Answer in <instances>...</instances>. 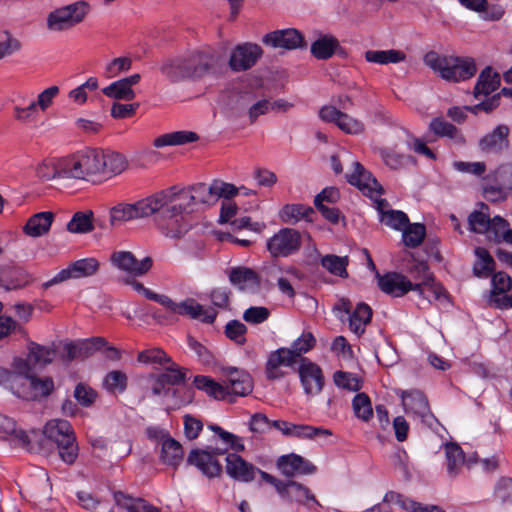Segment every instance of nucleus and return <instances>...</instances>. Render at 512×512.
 Wrapping results in <instances>:
<instances>
[{
    "mask_svg": "<svg viewBox=\"0 0 512 512\" xmlns=\"http://www.w3.org/2000/svg\"><path fill=\"white\" fill-rule=\"evenodd\" d=\"M183 205L174 203L165 191L158 192L136 203H118L110 208L109 222L112 227L156 214L158 227L171 238L180 237L186 230L182 223Z\"/></svg>",
    "mask_w": 512,
    "mask_h": 512,
    "instance_id": "1",
    "label": "nucleus"
},
{
    "mask_svg": "<svg viewBox=\"0 0 512 512\" xmlns=\"http://www.w3.org/2000/svg\"><path fill=\"white\" fill-rule=\"evenodd\" d=\"M214 63V56L210 52L194 51L167 59L161 66V72L171 82H179L204 76Z\"/></svg>",
    "mask_w": 512,
    "mask_h": 512,
    "instance_id": "2",
    "label": "nucleus"
},
{
    "mask_svg": "<svg viewBox=\"0 0 512 512\" xmlns=\"http://www.w3.org/2000/svg\"><path fill=\"white\" fill-rule=\"evenodd\" d=\"M423 60L425 65L447 81H464L473 77L477 71L472 58L446 57L430 51L425 54Z\"/></svg>",
    "mask_w": 512,
    "mask_h": 512,
    "instance_id": "3",
    "label": "nucleus"
},
{
    "mask_svg": "<svg viewBox=\"0 0 512 512\" xmlns=\"http://www.w3.org/2000/svg\"><path fill=\"white\" fill-rule=\"evenodd\" d=\"M43 436L53 442L61 460L72 465L79 454V447L72 425L64 419H51L43 427Z\"/></svg>",
    "mask_w": 512,
    "mask_h": 512,
    "instance_id": "4",
    "label": "nucleus"
},
{
    "mask_svg": "<svg viewBox=\"0 0 512 512\" xmlns=\"http://www.w3.org/2000/svg\"><path fill=\"white\" fill-rule=\"evenodd\" d=\"M10 388L15 395L25 400H35L48 396L54 389L51 378H38L30 373L21 374L18 371L9 374Z\"/></svg>",
    "mask_w": 512,
    "mask_h": 512,
    "instance_id": "5",
    "label": "nucleus"
},
{
    "mask_svg": "<svg viewBox=\"0 0 512 512\" xmlns=\"http://www.w3.org/2000/svg\"><path fill=\"white\" fill-rule=\"evenodd\" d=\"M89 8L86 1H77L57 8L48 14L47 28L56 32L71 29L85 19Z\"/></svg>",
    "mask_w": 512,
    "mask_h": 512,
    "instance_id": "6",
    "label": "nucleus"
},
{
    "mask_svg": "<svg viewBox=\"0 0 512 512\" xmlns=\"http://www.w3.org/2000/svg\"><path fill=\"white\" fill-rule=\"evenodd\" d=\"M168 311L173 314L188 316L192 319L211 324L215 321L217 313L213 309H204L195 299L187 298L182 302H174L169 296L164 295L161 303Z\"/></svg>",
    "mask_w": 512,
    "mask_h": 512,
    "instance_id": "7",
    "label": "nucleus"
},
{
    "mask_svg": "<svg viewBox=\"0 0 512 512\" xmlns=\"http://www.w3.org/2000/svg\"><path fill=\"white\" fill-rule=\"evenodd\" d=\"M216 187L214 181L207 185L205 183H197L189 189V191H182L178 195L168 197L174 203L183 205L182 213L187 210L192 204L214 205L217 202Z\"/></svg>",
    "mask_w": 512,
    "mask_h": 512,
    "instance_id": "8",
    "label": "nucleus"
},
{
    "mask_svg": "<svg viewBox=\"0 0 512 512\" xmlns=\"http://www.w3.org/2000/svg\"><path fill=\"white\" fill-rule=\"evenodd\" d=\"M110 263L113 267L130 277H142L151 270L153 259L150 256H146L138 260L132 252L118 250L110 255Z\"/></svg>",
    "mask_w": 512,
    "mask_h": 512,
    "instance_id": "9",
    "label": "nucleus"
},
{
    "mask_svg": "<svg viewBox=\"0 0 512 512\" xmlns=\"http://www.w3.org/2000/svg\"><path fill=\"white\" fill-rule=\"evenodd\" d=\"M272 257H288L301 247V234L292 228H282L266 244Z\"/></svg>",
    "mask_w": 512,
    "mask_h": 512,
    "instance_id": "10",
    "label": "nucleus"
},
{
    "mask_svg": "<svg viewBox=\"0 0 512 512\" xmlns=\"http://www.w3.org/2000/svg\"><path fill=\"white\" fill-rule=\"evenodd\" d=\"M297 363L287 347H280L268 354L265 363V376L270 381L282 379L289 374V369L295 370Z\"/></svg>",
    "mask_w": 512,
    "mask_h": 512,
    "instance_id": "11",
    "label": "nucleus"
},
{
    "mask_svg": "<svg viewBox=\"0 0 512 512\" xmlns=\"http://www.w3.org/2000/svg\"><path fill=\"white\" fill-rule=\"evenodd\" d=\"M410 272L416 280V283L413 285H419V288L415 291H417L420 296L428 299L429 301L432 298L439 300L445 296V290L440 284L435 282L434 277L425 262H415L411 267Z\"/></svg>",
    "mask_w": 512,
    "mask_h": 512,
    "instance_id": "12",
    "label": "nucleus"
},
{
    "mask_svg": "<svg viewBox=\"0 0 512 512\" xmlns=\"http://www.w3.org/2000/svg\"><path fill=\"white\" fill-rule=\"evenodd\" d=\"M297 371L306 395L314 396L322 391L324 375L319 365L308 358H302Z\"/></svg>",
    "mask_w": 512,
    "mask_h": 512,
    "instance_id": "13",
    "label": "nucleus"
},
{
    "mask_svg": "<svg viewBox=\"0 0 512 512\" xmlns=\"http://www.w3.org/2000/svg\"><path fill=\"white\" fill-rule=\"evenodd\" d=\"M262 48L255 43L237 45L231 52L229 66L235 72H242L252 68L262 57Z\"/></svg>",
    "mask_w": 512,
    "mask_h": 512,
    "instance_id": "14",
    "label": "nucleus"
},
{
    "mask_svg": "<svg viewBox=\"0 0 512 512\" xmlns=\"http://www.w3.org/2000/svg\"><path fill=\"white\" fill-rule=\"evenodd\" d=\"M346 179L370 198L379 197L383 193V188L376 178L358 161L353 162V171L346 174Z\"/></svg>",
    "mask_w": 512,
    "mask_h": 512,
    "instance_id": "15",
    "label": "nucleus"
},
{
    "mask_svg": "<svg viewBox=\"0 0 512 512\" xmlns=\"http://www.w3.org/2000/svg\"><path fill=\"white\" fill-rule=\"evenodd\" d=\"M54 356V350L31 342L28 345L27 359H16L13 366L19 373L27 374L31 372L32 367H43L51 363Z\"/></svg>",
    "mask_w": 512,
    "mask_h": 512,
    "instance_id": "16",
    "label": "nucleus"
},
{
    "mask_svg": "<svg viewBox=\"0 0 512 512\" xmlns=\"http://www.w3.org/2000/svg\"><path fill=\"white\" fill-rule=\"evenodd\" d=\"M262 42L274 49L294 50L304 46V37L297 29L287 28L267 33Z\"/></svg>",
    "mask_w": 512,
    "mask_h": 512,
    "instance_id": "17",
    "label": "nucleus"
},
{
    "mask_svg": "<svg viewBox=\"0 0 512 512\" xmlns=\"http://www.w3.org/2000/svg\"><path fill=\"white\" fill-rule=\"evenodd\" d=\"M226 450L216 449L213 453L206 450L194 449L190 452L187 462L197 467L208 478L218 477L222 466L216 459V454H224Z\"/></svg>",
    "mask_w": 512,
    "mask_h": 512,
    "instance_id": "18",
    "label": "nucleus"
},
{
    "mask_svg": "<svg viewBox=\"0 0 512 512\" xmlns=\"http://www.w3.org/2000/svg\"><path fill=\"white\" fill-rule=\"evenodd\" d=\"M376 279L380 290L394 297L403 296L409 291L419 288V285H413L406 276L397 272H389L384 275L376 272Z\"/></svg>",
    "mask_w": 512,
    "mask_h": 512,
    "instance_id": "19",
    "label": "nucleus"
},
{
    "mask_svg": "<svg viewBox=\"0 0 512 512\" xmlns=\"http://www.w3.org/2000/svg\"><path fill=\"white\" fill-rule=\"evenodd\" d=\"M272 426L281 431L283 435L299 439H314L321 436H331L329 429L314 427L311 425L294 424L283 420H275Z\"/></svg>",
    "mask_w": 512,
    "mask_h": 512,
    "instance_id": "20",
    "label": "nucleus"
},
{
    "mask_svg": "<svg viewBox=\"0 0 512 512\" xmlns=\"http://www.w3.org/2000/svg\"><path fill=\"white\" fill-rule=\"evenodd\" d=\"M277 467L287 477L309 475L316 471V467L311 462L294 453L279 457Z\"/></svg>",
    "mask_w": 512,
    "mask_h": 512,
    "instance_id": "21",
    "label": "nucleus"
},
{
    "mask_svg": "<svg viewBox=\"0 0 512 512\" xmlns=\"http://www.w3.org/2000/svg\"><path fill=\"white\" fill-rule=\"evenodd\" d=\"M98 157L100 159V181L119 175L128 167L127 159L118 152L98 150Z\"/></svg>",
    "mask_w": 512,
    "mask_h": 512,
    "instance_id": "22",
    "label": "nucleus"
},
{
    "mask_svg": "<svg viewBox=\"0 0 512 512\" xmlns=\"http://www.w3.org/2000/svg\"><path fill=\"white\" fill-rule=\"evenodd\" d=\"M224 373L227 378L225 387H228L229 395L245 396L252 391V378L246 371L228 367L224 369Z\"/></svg>",
    "mask_w": 512,
    "mask_h": 512,
    "instance_id": "23",
    "label": "nucleus"
},
{
    "mask_svg": "<svg viewBox=\"0 0 512 512\" xmlns=\"http://www.w3.org/2000/svg\"><path fill=\"white\" fill-rule=\"evenodd\" d=\"M401 399L406 412L413 413L425 422L432 417L428 400L421 391H403Z\"/></svg>",
    "mask_w": 512,
    "mask_h": 512,
    "instance_id": "24",
    "label": "nucleus"
},
{
    "mask_svg": "<svg viewBox=\"0 0 512 512\" xmlns=\"http://www.w3.org/2000/svg\"><path fill=\"white\" fill-rule=\"evenodd\" d=\"M256 468L245 461L241 456L231 453L226 457V472L227 474L241 482H250L255 477Z\"/></svg>",
    "mask_w": 512,
    "mask_h": 512,
    "instance_id": "25",
    "label": "nucleus"
},
{
    "mask_svg": "<svg viewBox=\"0 0 512 512\" xmlns=\"http://www.w3.org/2000/svg\"><path fill=\"white\" fill-rule=\"evenodd\" d=\"M509 128L506 125H498L492 132L486 134L479 141V148L485 153H498L509 145Z\"/></svg>",
    "mask_w": 512,
    "mask_h": 512,
    "instance_id": "26",
    "label": "nucleus"
},
{
    "mask_svg": "<svg viewBox=\"0 0 512 512\" xmlns=\"http://www.w3.org/2000/svg\"><path fill=\"white\" fill-rule=\"evenodd\" d=\"M83 181L100 182V159L97 149H85L78 152Z\"/></svg>",
    "mask_w": 512,
    "mask_h": 512,
    "instance_id": "27",
    "label": "nucleus"
},
{
    "mask_svg": "<svg viewBox=\"0 0 512 512\" xmlns=\"http://www.w3.org/2000/svg\"><path fill=\"white\" fill-rule=\"evenodd\" d=\"M54 214L50 211L39 212L32 215L23 227V232L30 237H41L48 233Z\"/></svg>",
    "mask_w": 512,
    "mask_h": 512,
    "instance_id": "28",
    "label": "nucleus"
},
{
    "mask_svg": "<svg viewBox=\"0 0 512 512\" xmlns=\"http://www.w3.org/2000/svg\"><path fill=\"white\" fill-rule=\"evenodd\" d=\"M229 279L232 284L238 286L241 290H255L260 285L259 275L253 269L247 267L233 268L229 274Z\"/></svg>",
    "mask_w": 512,
    "mask_h": 512,
    "instance_id": "29",
    "label": "nucleus"
},
{
    "mask_svg": "<svg viewBox=\"0 0 512 512\" xmlns=\"http://www.w3.org/2000/svg\"><path fill=\"white\" fill-rule=\"evenodd\" d=\"M315 214L312 207L304 204H287L280 211V219L287 224H295L301 220L313 221Z\"/></svg>",
    "mask_w": 512,
    "mask_h": 512,
    "instance_id": "30",
    "label": "nucleus"
},
{
    "mask_svg": "<svg viewBox=\"0 0 512 512\" xmlns=\"http://www.w3.org/2000/svg\"><path fill=\"white\" fill-rule=\"evenodd\" d=\"M500 81V74L494 72L492 67L487 66L479 74L477 83L474 88L475 97H479L480 95L487 96L494 92L500 86Z\"/></svg>",
    "mask_w": 512,
    "mask_h": 512,
    "instance_id": "31",
    "label": "nucleus"
},
{
    "mask_svg": "<svg viewBox=\"0 0 512 512\" xmlns=\"http://www.w3.org/2000/svg\"><path fill=\"white\" fill-rule=\"evenodd\" d=\"M444 449L448 475L455 478L460 474L461 468L466 463L464 452L456 443H447Z\"/></svg>",
    "mask_w": 512,
    "mask_h": 512,
    "instance_id": "32",
    "label": "nucleus"
},
{
    "mask_svg": "<svg viewBox=\"0 0 512 512\" xmlns=\"http://www.w3.org/2000/svg\"><path fill=\"white\" fill-rule=\"evenodd\" d=\"M372 318V309L366 303L357 304L353 313L349 315V328L356 335L360 336L365 332L366 326Z\"/></svg>",
    "mask_w": 512,
    "mask_h": 512,
    "instance_id": "33",
    "label": "nucleus"
},
{
    "mask_svg": "<svg viewBox=\"0 0 512 512\" xmlns=\"http://www.w3.org/2000/svg\"><path fill=\"white\" fill-rule=\"evenodd\" d=\"M339 41L332 35H322L311 45V54L318 60H327L331 58L337 48Z\"/></svg>",
    "mask_w": 512,
    "mask_h": 512,
    "instance_id": "34",
    "label": "nucleus"
},
{
    "mask_svg": "<svg viewBox=\"0 0 512 512\" xmlns=\"http://www.w3.org/2000/svg\"><path fill=\"white\" fill-rule=\"evenodd\" d=\"M183 459L181 444L175 439L166 436L162 438L161 460L168 465L177 466Z\"/></svg>",
    "mask_w": 512,
    "mask_h": 512,
    "instance_id": "35",
    "label": "nucleus"
},
{
    "mask_svg": "<svg viewBox=\"0 0 512 512\" xmlns=\"http://www.w3.org/2000/svg\"><path fill=\"white\" fill-rule=\"evenodd\" d=\"M60 178L83 180L81 163L78 152L58 159Z\"/></svg>",
    "mask_w": 512,
    "mask_h": 512,
    "instance_id": "36",
    "label": "nucleus"
},
{
    "mask_svg": "<svg viewBox=\"0 0 512 512\" xmlns=\"http://www.w3.org/2000/svg\"><path fill=\"white\" fill-rule=\"evenodd\" d=\"M116 504L129 512H160L142 498H132L118 491L114 493Z\"/></svg>",
    "mask_w": 512,
    "mask_h": 512,
    "instance_id": "37",
    "label": "nucleus"
},
{
    "mask_svg": "<svg viewBox=\"0 0 512 512\" xmlns=\"http://www.w3.org/2000/svg\"><path fill=\"white\" fill-rule=\"evenodd\" d=\"M365 59L367 62L387 65L390 63L396 64L406 59V54L403 51L390 49V50H368L365 52Z\"/></svg>",
    "mask_w": 512,
    "mask_h": 512,
    "instance_id": "38",
    "label": "nucleus"
},
{
    "mask_svg": "<svg viewBox=\"0 0 512 512\" xmlns=\"http://www.w3.org/2000/svg\"><path fill=\"white\" fill-rule=\"evenodd\" d=\"M429 128L435 135L439 137H448L459 145L465 143V138L460 130L442 118L433 119L430 122Z\"/></svg>",
    "mask_w": 512,
    "mask_h": 512,
    "instance_id": "39",
    "label": "nucleus"
},
{
    "mask_svg": "<svg viewBox=\"0 0 512 512\" xmlns=\"http://www.w3.org/2000/svg\"><path fill=\"white\" fill-rule=\"evenodd\" d=\"M194 385L197 389L204 391L217 400L225 399L229 395L228 387L221 385L208 376H196L194 378Z\"/></svg>",
    "mask_w": 512,
    "mask_h": 512,
    "instance_id": "40",
    "label": "nucleus"
},
{
    "mask_svg": "<svg viewBox=\"0 0 512 512\" xmlns=\"http://www.w3.org/2000/svg\"><path fill=\"white\" fill-rule=\"evenodd\" d=\"M199 139V136L192 131H175L167 133L157 137L153 144L155 147H164L170 145H183L191 142H195Z\"/></svg>",
    "mask_w": 512,
    "mask_h": 512,
    "instance_id": "41",
    "label": "nucleus"
},
{
    "mask_svg": "<svg viewBox=\"0 0 512 512\" xmlns=\"http://www.w3.org/2000/svg\"><path fill=\"white\" fill-rule=\"evenodd\" d=\"M286 499L289 501L305 504L309 508H311V506L308 504V502H312L314 505L320 506L319 502L316 500L311 491L306 486L296 481H289V488Z\"/></svg>",
    "mask_w": 512,
    "mask_h": 512,
    "instance_id": "42",
    "label": "nucleus"
},
{
    "mask_svg": "<svg viewBox=\"0 0 512 512\" xmlns=\"http://www.w3.org/2000/svg\"><path fill=\"white\" fill-rule=\"evenodd\" d=\"M477 260L473 265V272L478 277H488L494 270L495 262L487 249L477 247L475 249Z\"/></svg>",
    "mask_w": 512,
    "mask_h": 512,
    "instance_id": "43",
    "label": "nucleus"
},
{
    "mask_svg": "<svg viewBox=\"0 0 512 512\" xmlns=\"http://www.w3.org/2000/svg\"><path fill=\"white\" fill-rule=\"evenodd\" d=\"M402 238L406 247L416 248L422 244L426 236V228L421 223H413L404 226Z\"/></svg>",
    "mask_w": 512,
    "mask_h": 512,
    "instance_id": "44",
    "label": "nucleus"
},
{
    "mask_svg": "<svg viewBox=\"0 0 512 512\" xmlns=\"http://www.w3.org/2000/svg\"><path fill=\"white\" fill-rule=\"evenodd\" d=\"M128 385L126 373L120 370H113L106 374L103 379V387L112 394L123 393Z\"/></svg>",
    "mask_w": 512,
    "mask_h": 512,
    "instance_id": "45",
    "label": "nucleus"
},
{
    "mask_svg": "<svg viewBox=\"0 0 512 512\" xmlns=\"http://www.w3.org/2000/svg\"><path fill=\"white\" fill-rule=\"evenodd\" d=\"M92 216L93 213L91 211L75 213L67 224V230L71 233L79 234L91 232L94 228Z\"/></svg>",
    "mask_w": 512,
    "mask_h": 512,
    "instance_id": "46",
    "label": "nucleus"
},
{
    "mask_svg": "<svg viewBox=\"0 0 512 512\" xmlns=\"http://www.w3.org/2000/svg\"><path fill=\"white\" fill-rule=\"evenodd\" d=\"M316 344V339L311 332H303L296 340L293 341L290 350L293 357L299 362L302 359V355L309 352Z\"/></svg>",
    "mask_w": 512,
    "mask_h": 512,
    "instance_id": "47",
    "label": "nucleus"
},
{
    "mask_svg": "<svg viewBox=\"0 0 512 512\" xmlns=\"http://www.w3.org/2000/svg\"><path fill=\"white\" fill-rule=\"evenodd\" d=\"M0 434L3 436H13L22 446L29 444V437L26 432L17 429L15 421L2 414H0Z\"/></svg>",
    "mask_w": 512,
    "mask_h": 512,
    "instance_id": "48",
    "label": "nucleus"
},
{
    "mask_svg": "<svg viewBox=\"0 0 512 512\" xmlns=\"http://www.w3.org/2000/svg\"><path fill=\"white\" fill-rule=\"evenodd\" d=\"M162 381H164L167 385L174 388V386H178L184 384L186 381V370L182 369L179 365L171 361L168 366L164 368V371L157 374Z\"/></svg>",
    "mask_w": 512,
    "mask_h": 512,
    "instance_id": "49",
    "label": "nucleus"
},
{
    "mask_svg": "<svg viewBox=\"0 0 512 512\" xmlns=\"http://www.w3.org/2000/svg\"><path fill=\"white\" fill-rule=\"evenodd\" d=\"M509 227L507 220L500 216H495L490 219L487 231H484L487 239L494 243H502L506 230Z\"/></svg>",
    "mask_w": 512,
    "mask_h": 512,
    "instance_id": "50",
    "label": "nucleus"
},
{
    "mask_svg": "<svg viewBox=\"0 0 512 512\" xmlns=\"http://www.w3.org/2000/svg\"><path fill=\"white\" fill-rule=\"evenodd\" d=\"M102 93L114 99L130 101L135 98V92L129 88L122 79L111 83L109 86L102 89Z\"/></svg>",
    "mask_w": 512,
    "mask_h": 512,
    "instance_id": "51",
    "label": "nucleus"
},
{
    "mask_svg": "<svg viewBox=\"0 0 512 512\" xmlns=\"http://www.w3.org/2000/svg\"><path fill=\"white\" fill-rule=\"evenodd\" d=\"M321 265L334 275L340 277L348 276L346 270V267L348 265L347 257H339L337 255L329 254L322 257Z\"/></svg>",
    "mask_w": 512,
    "mask_h": 512,
    "instance_id": "52",
    "label": "nucleus"
},
{
    "mask_svg": "<svg viewBox=\"0 0 512 512\" xmlns=\"http://www.w3.org/2000/svg\"><path fill=\"white\" fill-rule=\"evenodd\" d=\"M353 411L357 418L368 422L373 416L370 398L365 393L355 395L352 401Z\"/></svg>",
    "mask_w": 512,
    "mask_h": 512,
    "instance_id": "53",
    "label": "nucleus"
},
{
    "mask_svg": "<svg viewBox=\"0 0 512 512\" xmlns=\"http://www.w3.org/2000/svg\"><path fill=\"white\" fill-rule=\"evenodd\" d=\"M494 498L503 506H512V478L501 477L494 487Z\"/></svg>",
    "mask_w": 512,
    "mask_h": 512,
    "instance_id": "54",
    "label": "nucleus"
},
{
    "mask_svg": "<svg viewBox=\"0 0 512 512\" xmlns=\"http://www.w3.org/2000/svg\"><path fill=\"white\" fill-rule=\"evenodd\" d=\"M137 360L144 364H157L164 366L169 364L172 359L160 348H151L141 351Z\"/></svg>",
    "mask_w": 512,
    "mask_h": 512,
    "instance_id": "55",
    "label": "nucleus"
},
{
    "mask_svg": "<svg viewBox=\"0 0 512 512\" xmlns=\"http://www.w3.org/2000/svg\"><path fill=\"white\" fill-rule=\"evenodd\" d=\"M74 278H83L94 275L99 269V262L95 258L80 259L71 264Z\"/></svg>",
    "mask_w": 512,
    "mask_h": 512,
    "instance_id": "56",
    "label": "nucleus"
},
{
    "mask_svg": "<svg viewBox=\"0 0 512 512\" xmlns=\"http://www.w3.org/2000/svg\"><path fill=\"white\" fill-rule=\"evenodd\" d=\"M376 151L385 165L394 170L404 167L406 161L409 160V157L396 153L389 148H378Z\"/></svg>",
    "mask_w": 512,
    "mask_h": 512,
    "instance_id": "57",
    "label": "nucleus"
},
{
    "mask_svg": "<svg viewBox=\"0 0 512 512\" xmlns=\"http://www.w3.org/2000/svg\"><path fill=\"white\" fill-rule=\"evenodd\" d=\"M380 221L394 230H402L408 224L409 218L402 211L389 210L387 213H383Z\"/></svg>",
    "mask_w": 512,
    "mask_h": 512,
    "instance_id": "58",
    "label": "nucleus"
},
{
    "mask_svg": "<svg viewBox=\"0 0 512 512\" xmlns=\"http://www.w3.org/2000/svg\"><path fill=\"white\" fill-rule=\"evenodd\" d=\"M334 383L343 389H347L349 391H358L361 388V382L357 375L343 372V371H337L334 373L333 376Z\"/></svg>",
    "mask_w": 512,
    "mask_h": 512,
    "instance_id": "59",
    "label": "nucleus"
},
{
    "mask_svg": "<svg viewBox=\"0 0 512 512\" xmlns=\"http://www.w3.org/2000/svg\"><path fill=\"white\" fill-rule=\"evenodd\" d=\"M490 215L483 210L473 211L468 217L470 230L475 233L484 234L490 223Z\"/></svg>",
    "mask_w": 512,
    "mask_h": 512,
    "instance_id": "60",
    "label": "nucleus"
},
{
    "mask_svg": "<svg viewBox=\"0 0 512 512\" xmlns=\"http://www.w3.org/2000/svg\"><path fill=\"white\" fill-rule=\"evenodd\" d=\"M336 125L347 134H361L364 131V124L361 121L345 113H342Z\"/></svg>",
    "mask_w": 512,
    "mask_h": 512,
    "instance_id": "61",
    "label": "nucleus"
},
{
    "mask_svg": "<svg viewBox=\"0 0 512 512\" xmlns=\"http://www.w3.org/2000/svg\"><path fill=\"white\" fill-rule=\"evenodd\" d=\"M36 174L38 178L43 181L60 178L58 159L55 161H45L39 164L36 169Z\"/></svg>",
    "mask_w": 512,
    "mask_h": 512,
    "instance_id": "62",
    "label": "nucleus"
},
{
    "mask_svg": "<svg viewBox=\"0 0 512 512\" xmlns=\"http://www.w3.org/2000/svg\"><path fill=\"white\" fill-rule=\"evenodd\" d=\"M246 331V326L237 320H232L228 322L225 327L226 336L229 339L235 341L237 344H243L245 342Z\"/></svg>",
    "mask_w": 512,
    "mask_h": 512,
    "instance_id": "63",
    "label": "nucleus"
},
{
    "mask_svg": "<svg viewBox=\"0 0 512 512\" xmlns=\"http://www.w3.org/2000/svg\"><path fill=\"white\" fill-rule=\"evenodd\" d=\"M97 393L90 387L79 383L74 390V397L77 400V402L85 407L91 406L95 399H96Z\"/></svg>",
    "mask_w": 512,
    "mask_h": 512,
    "instance_id": "64",
    "label": "nucleus"
}]
</instances>
